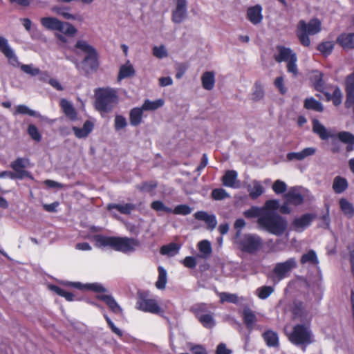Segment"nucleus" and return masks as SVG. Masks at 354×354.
I'll use <instances>...</instances> for the list:
<instances>
[{"instance_id":"nucleus-26","label":"nucleus","mask_w":354,"mask_h":354,"mask_svg":"<svg viewBox=\"0 0 354 354\" xmlns=\"http://www.w3.org/2000/svg\"><path fill=\"white\" fill-rule=\"evenodd\" d=\"M337 137L340 142L346 144V150L350 151L353 150L354 145V135L348 131H340L337 134Z\"/></svg>"},{"instance_id":"nucleus-46","label":"nucleus","mask_w":354,"mask_h":354,"mask_svg":"<svg viewBox=\"0 0 354 354\" xmlns=\"http://www.w3.org/2000/svg\"><path fill=\"white\" fill-rule=\"evenodd\" d=\"M324 75L322 73H319L313 77V83L314 88L319 92H323L325 89V82L324 80Z\"/></svg>"},{"instance_id":"nucleus-12","label":"nucleus","mask_w":354,"mask_h":354,"mask_svg":"<svg viewBox=\"0 0 354 354\" xmlns=\"http://www.w3.org/2000/svg\"><path fill=\"white\" fill-rule=\"evenodd\" d=\"M297 263L295 258H289L284 262L277 263L273 269V273L279 280H281L288 277L292 270L297 268Z\"/></svg>"},{"instance_id":"nucleus-51","label":"nucleus","mask_w":354,"mask_h":354,"mask_svg":"<svg viewBox=\"0 0 354 354\" xmlns=\"http://www.w3.org/2000/svg\"><path fill=\"white\" fill-rule=\"evenodd\" d=\"M192 209L189 205L181 204L176 206L175 208L172 209L171 213L178 215L186 216L192 212Z\"/></svg>"},{"instance_id":"nucleus-44","label":"nucleus","mask_w":354,"mask_h":354,"mask_svg":"<svg viewBox=\"0 0 354 354\" xmlns=\"http://www.w3.org/2000/svg\"><path fill=\"white\" fill-rule=\"evenodd\" d=\"M164 104V101L162 99H158L155 101H150L146 100L142 105L144 111H154L161 107Z\"/></svg>"},{"instance_id":"nucleus-64","label":"nucleus","mask_w":354,"mask_h":354,"mask_svg":"<svg viewBox=\"0 0 354 354\" xmlns=\"http://www.w3.org/2000/svg\"><path fill=\"white\" fill-rule=\"evenodd\" d=\"M104 317L111 328V331L117 335L119 337H122L123 335V333L120 329H119L118 327L115 326L113 322L111 320V319L109 317V316L106 314H104Z\"/></svg>"},{"instance_id":"nucleus-33","label":"nucleus","mask_w":354,"mask_h":354,"mask_svg":"<svg viewBox=\"0 0 354 354\" xmlns=\"http://www.w3.org/2000/svg\"><path fill=\"white\" fill-rule=\"evenodd\" d=\"M180 245L176 243H170L162 245L160 249V253L162 255L173 257L178 253Z\"/></svg>"},{"instance_id":"nucleus-1","label":"nucleus","mask_w":354,"mask_h":354,"mask_svg":"<svg viewBox=\"0 0 354 354\" xmlns=\"http://www.w3.org/2000/svg\"><path fill=\"white\" fill-rule=\"evenodd\" d=\"M93 239L96 247H110L115 251L123 253L131 252L135 250L136 247L140 245L139 241L134 238L106 236L96 234L94 235Z\"/></svg>"},{"instance_id":"nucleus-37","label":"nucleus","mask_w":354,"mask_h":354,"mask_svg":"<svg viewBox=\"0 0 354 354\" xmlns=\"http://www.w3.org/2000/svg\"><path fill=\"white\" fill-rule=\"evenodd\" d=\"M135 208V205L131 203H125L124 205L111 203L108 205L109 209H115L123 214H129Z\"/></svg>"},{"instance_id":"nucleus-23","label":"nucleus","mask_w":354,"mask_h":354,"mask_svg":"<svg viewBox=\"0 0 354 354\" xmlns=\"http://www.w3.org/2000/svg\"><path fill=\"white\" fill-rule=\"evenodd\" d=\"M336 43L344 50L354 49V32L341 33L337 37Z\"/></svg>"},{"instance_id":"nucleus-3","label":"nucleus","mask_w":354,"mask_h":354,"mask_svg":"<svg viewBox=\"0 0 354 354\" xmlns=\"http://www.w3.org/2000/svg\"><path fill=\"white\" fill-rule=\"evenodd\" d=\"M73 51L76 54L80 52L85 54L82 64L86 71H96L99 68V54L97 50L88 41L83 39L77 40L75 44Z\"/></svg>"},{"instance_id":"nucleus-2","label":"nucleus","mask_w":354,"mask_h":354,"mask_svg":"<svg viewBox=\"0 0 354 354\" xmlns=\"http://www.w3.org/2000/svg\"><path fill=\"white\" fill-rule=\"evenodd\" d=\"M94 93L95 106L98 111L109 113L118 103V92L114 88L110 87L97 88Z\"/></svg>"},{"instance_id":"nucleus-40","label":"nucleus","mask_w":354,"mask_h":354,"mask_svg":"<svg viewBox=\"0 0 354 354\" xmlns=\"http://www.w3.org/2000/svg\"><path fill=\"white\" fill-rule=\"evenodd\" d=\"M264 95L265 91L261 82L260 81H256L252 93V100L254 102H258L262 100Z\"/></svg>"},{"instance_id":"nucleus-55","label":"nucleus","mask_w":354,"mask_h":354,"mask_svg":"<svg viewBox=\"0 0 354 354\" xmlns=\"http://www.w3.org/2000/svg\"><path fill=\"white\" fill-rule=\"evenodd\" d=\"M263 193V187L259 183H254L252 189L250 192V196L252 199H257Z\"/></svg>"},{"instance_id":"nucleus-59","label":"nucleus","mask_w":354,"mask_h":354,"mask_svg":"<svg viewBox=\"0 0 354 354\" xmlns=\"http://www.w3.org/2000/svg\"><path fill=\"white\" fill-rule=\"evenodd\" d=\"M198 248L200 252L206 255L210 254L212 252L211 243L207 240H203L200 241L198 244Z\"/></svg>"},{"instance_id":"nucleus-6","label":"nucleus","mask_w":354,"mask_h":354,"mask_svg":"<svg viewBox=\"0 0 354 354\" xmlns=\"http://www.w3.org/2000/svg\"><path fill=\"white\" fill-rule=\"evenodd\" d=\"M276 48L278 53L274 55L275 61L278 63L286 62L287 71L296 77L298 75L297 54L290 48L281 45H277Z\"/></svg>"},{"instance_id":"nucleus-18","label":"nucleus","mask_w":354,"mask_h":354,"mask_svg":"<svg viewBox=\"0 0 354 354\" xmlns=\"http://www.w3.org/2000/svg\"><path fill=\"white\" fill-rule=\"evenodd\" d=\"M0 51L8 59L10 64L17 66L20 65L17 57L10 47L8 40L3 37H0Z\"/></svg>"},{"instance_id":"nucleus-21","label":"nucleus","mask_w":354,"mask_h":354,"mask_svg":"<svg viewBox=\"0 0 354 354\" xmlns=\"http://www.w3.org/2000/svg\"><path fill=\"white\" fill-rule=\"evenodd\" d=\"M96 298L100 301H104L109 310L114 314H121L122 313V308L116 302L115 299L111 295L98 294Z\"/></svg>"},{"instance_id":"nucleus-53","label":"nucleus","mask_w":354,"mask_h":354,"mask_svg":"<svg viewBox=\"0 0 354 354\" xmlns=\"http://www.w3.org/2000/svg\"><path fill=\"white\" fill-rule=\"evenodd\" d=\"M220 299L222 303L227 301L236 304L239 301V297L236 295L228 292H221L220 295Z\"/></svg>"},{"instance_id":"nucleus-50","label":"nucleus","mask_w":354,"mask_h":354,"mask_svg":"<svg viewBox=\"0 0 354 354\" xmlns=\"http://www.w3.org/2000/svg\"><path fill=\"white\" fill-rule=\"evenodd\" d=\"M342 97L343 95L342 91L337 86H335L334 87V91L332 93L331 97V102H333V104L335 106H339L342 102Z\"/></svg>"},{"instance_id":"nucleus-35","label":"nucleus","mask_w":354,"mask_h":354,"mask_svg":"<svg viewBox=\"0 0 354 354\" xmlns=\"http://www.w3.org/2000/svg\"><path fill=\"white\" fill-rule=\"evenodd\" d=\"M304 107L307 110H313L317 112H323L324 111L322 104L312 97L304 100Z\"/></svg>"},{"instance_id":"nucleus-28","label":"nucleus","mask_w":354,"mask_h":354,"mask_svg":"<svg viewBox=\"0 0 354 354\" xmlns=\"http://www.w3.org/2000/svg\"><path fill=\"white\" fill-rule=\"evenodd\" d=\"M243 320L248 330H252L254 323L257 321V317L254 312L250 308H245L243 312Z\"/></svg>"},{"instance_id":"nucleus-49","label":"nucleus","mask_w":354,"mask_h":354,"mask_svg":"<svg viewBox=\"0 0 354 354\" xmlns=\"http://www.w3.org/2000/svg\"><path fill=\"white\" fill-rule=\"evenodd\" d=\"M274 288L272 286H263L259 287L257 290V294L259 299H266L274 292Z\"/></svg>"},{"instance_id":"nucleus-62","label":"nucleus","mask_w":354,"mask_h":354,"mask_svg":"<svg viewBox=\"0 0 354 354\" xmlns=\"http://www.w3.org/2000/svg\"><path fill=\"white\" fill-rule=\"evenodd\" d=\"M272 189L277 194H280L286 191L287 185L283 181L277 180L272 185Z\"/></svg>"},{"instance_id":"nucleus-43","label":"nucleus","mask_w":354,"mask_h":354,"mask_svg":"<svg viewBox=\"0 0 354 354\" xmlns=\"http://www.w3.org/2000/svg\"><path fill=\"white\" fill-rule=\"evenodd\" d=\"M50 290L57 295L64 297L68 301H73L75 299V295L72 292H68L58 286L52 285Z\"/></svg>"},{"instance_id":"nucleus-29","label":"nucleus","mask_w":354,"mask_h":354,"mask_svg":"<svg viewBox=\"0 0 354 354\" xmlns=\"http://www.w3.org/2000/svg\"><path fill=\"white\" fill-rule=\"evenodd\" d=\"M313 130L322 140H327L330 137H333V136L328 133L326 128L317 119L313 121Z\"/></svg>"},{"instance_id":"nucleus-7","label":"nucleus","mask_w":354,"mask_h":354,"mask_svg":"<svg viewBox=\"0 0 354 354\" xmlns=\"http://www.w3.org/2000/svg\"><path fill=\"white\" fill-rule=\"evenodd\" d=\"M236 243L243 252L254 254L261 249L263 240L256 234H245L238 239Z\"/></svg>"},{"instance_id":"nucleus-11","label":"nucleus","mask_w":354,"mask_h":354,"mask_svg":"<svg viewBox=\"0 0 354 354\" xmlns=\"http://www.w3.org/2000/svg\"><path fill=\"white\" fill-rule=\"evenodd\" d=\"M136 306L138 309L146 313L156 315L163 313L157 301L155 299L148 298L147 294L145 292L138 295Z\"/></svg>"},{"instance_id":"nucleus-42","label":"nucleus","mask_w":354,"mask_h":354,"mask_svg":"<svg viewBox=\"0 0 354 354\" xmlns=\"http://www.w3.org/2000/svg\"><path fill=\"white\" fill-rule=\"evenodd\" d=\"M158 277L156 282V287L159 290H163L165 288L167 283V271L162 266L158 268Z\"/></svg>"},{"instance_id":"nucleus-25","label":"nucleus","mask_w":354,"mask_h":354,"mask_svg":"<svg viewBox=\"0 0 354 354\" xmlns=\"http://www.w3.org/2000/svg\"><path fill=\"white\" fill-rule=\"evenodd\" d=\"M202 86L204 89L211 91L215 84V75L213 71H206L201 76Z\"/></svg>"},{"instance_id":"nucleus-15","label":"nucleus","mask_w":354,"mask_h":354,"mask_svg":"<svg viewBox=\"0 0 354 354\" xmlns=\"http://www.w3.org/2000/svg\"><path fill=\"white\" fill-rule=\"evenodd\" d=\"M176 8L172 11L171 20L175 24H180L186 19L187 13V1L176 0Z\"/></svg>"},{"instance_id":"nucleus-10","label":"nucleus","mask_w":354,"mask_h":354,"mask_svg":"<svg viewBox=\"0 0 354 354\" xmlns=\"http://www.w3.org/2000/svg\"><path fill=\"white\" fill-rule=\"evenodd\" d=\"M192 311L199 322L207 328H212L215 326L214 313L211 312L205 304H200L192 308Z\"/></svg>"},{"instance_id":"nucleus-48","label":"nucleus","mask_w":354,"mask_h":354,"mask_svg":"<svg viewBox=\"0 0 354 354\" xmlns=\"http://www.w3.org/2000/svg\"><path fill=\"white\" fill-rule=\"evenodd\" d=\"M158 187V182L156 180L145 181L136 185L137 189L140 192H151Z\"/></svg>"},{"instance_id":"nucleus-61","label":"nucleus","mask_w":354,"mask_h":354,"mask_svg":"<svg viewBox=\"0 0 354 354\" xmlns=\"http://www.w3.org/2000/svg\"><path fill=\"white\" fill-rule=\"evenodd\" d=\"M54 10H55L59 15L63 17L66 19L75 20L77 19V16L69 13L66 8H55Z\"/></svg>"},{"instance_id":"nucleus-60","label":"nucleus","mask_w":354,"mask_h":354,"mask_svg":"<svg viewBox=\"0 0 354 354\" xmlns=\"http://www.w3.org/2000/svg\"><path fill=\"white\" fill-rule=\"evenodd\" d=\"M153 55L159 59L167 57L168 56L167 50L164 45L160 46H154L153 48Z\"/></svg>"},{"instance_id":"nucleus-27","label":"nucleus","mask_w":354,"mask_h":354,"mask_svg":"<svg viewBox=\"0 0 354 354\" xmlns=\"http://www.w3.org/2000/svg\"><path fill=\"white\" fill-rule=\"evenodd\" d=\"M143 109L141 107H135L129 112V121L132 126H138L142 120Z\"/></svg>"},{"instance_id":"nucleus-58","label":"nucleus","mask_w":354,"mask_h":354,"mask_svg":"<svg viewBox=\"0 0 354 354\" xmlns=\"http://www.w3.org/2000/svg\"><path fill=\"white\" fill-rule=\"evenodd\" d=\"M127 125L126 118L121 115H116L114 120V128L115 131H120Z\"/></svg>"},{"instance_id":"nucleus-4","label":"nucleus","mask_w":354,"mask_h":354,"mask_svg":"<svg viewBox=\"0 0 354 354\" xmlns=\"http://www.w3.org/2000/svg\"><path fill=\"white\" fill-rule=\"evenodd\" d=\"M257 223L262 230L276 236H281L288 227L287 221L279 214L266 213L257 218Z\"/></svg>"},{"instance_id":"nucleus-22","label":"nucleus","mask_w":354,"mask_h":354,"mask_svg":"<svg viewBox=\"0 0 354 354\" xmlns=\"http://www.w3.org/2000/svg\"><path fill=\"white\" fill-rule=\"evenodd\" d=\"M285 200L290 205L298 206L304 203V196L300 193L299 189L296 187H292L290 190L284 195Z\"/></svg>"},{"instance_id":"nucleus-5","label":"nucleus","mask_w":354,"mask_h":354,"mask_svg":"<svg viewBox=\"0 0 354 354\" xmlns=\"http://www.w3.org/2000/svg\"><path fill=\"white\" fill-rule=\"evenodd\" d=\"M322 30V23L317 18H313L306 23L304 20L298 22L296 35L301 44L305 47L310 45L309 35H314Z\"/></svg>"},{"instance_id":"nucleus-34","label":"nucleus","mask_w":354,"mask_h":354,"mask_svg":"<svg viewBox=\"0 0 354 354\" xmlns=\"http://www.w3.org/2000/svg\"><path fill=\"white\" fill-rule=\"evenodd\" d=\"M263 337L268 346L276 347L279 346V338L277 333L272 330H266L263 333Z\"/></svg>"},{"instance_id":"nucleus-31","label":"nucleus","mask_w":354,"mask_h":354,"mask_svg":"<svg viewBox=\"0 0 354 354\" xmlns=\"http://www.w3.org/2000/svg\"><path fill=\"white\" fill-rule=\"evenodd\" d=\"M300 263L302 265L309 263L313 266H317L319 261L316 252L313 250H310L306 253L302 254Z\"/></svg>"},{"instance_id":"nucleus-9","label":"nucleus","mask_w":354,"mask_h":354,"mask_svg":"<svg viewBox=\"0 0 354 354\" xmlns=\"http://www.w3.org/2000/svg\"><path fill=\"white\" fill-rule=\"evenodd\" d=\"M41 24L46 29L57 30L67 36H73L77 32V29L71 24L62 22L55 17H42Z\"/></svg>"},{"instance_id":"nucleus-36","label":"nucleus","mask_w":354,"mask_h":354,"mask_svg":"<svg viewBox=\"0 0 354 354\" xmlns=\"http://www.w3.org/2000/svg\"><path fill=\"white\" fill-rule=\"evenodd\" d=\"M339 205L340 209L345 216L348 218H352L354 215V207L351 203H350L346 198H341L339 201Z\"/></svg>"},{"instance_id":"nucleus-20","label":"nucleus","mask_w":354,"mask_h":354,"mask_svg":"<svg viewBox=\"0 0 354 354\" xmlns=\"http://www.w3.org/2000/svg\"><path fill=\"white\" fill-rule=\"evenodd\" d=\"M194 216L196 220L204 221L207 225V229L209 231H212L216 227L217 220L214 214H209L205 211H198Z\"/></svg>"},{"instance_id":"nucleus-47","label":"nucleus","mask_w":354,"mask_h":354,"mask_svg":"<svg viewBox=\"0 0 354 354\" xmlns=\"http://www.w3.org/2000/svg\"><path fill=\"white\" fill-rule=\"evenodd\" d=\"M243 215L247 218H258L263 215L261 207L252 206L250 209L243 212Z\"/></svg>"},{"instance_id":"nucleus-14","label":"nucleus","mask_w":354,"mask_h":354,"mask_svg":"<svg viewBox=\"0 0 354 354\" xmlns=\"http://www.w3.org/2000/svg\"><path fill=\"white\" fill-rule=\"evenodd\" d=\"M288 309L292 314V319H299L304 321L308 315V310L306 309L305 304L299 299H294L288 305Z\"/></svg>"},{"instance_id":"nucleus-54","label":"nucleus","mask_w":354,"mask_h":354,"mask_svg":"<svg viewBox=\"0 0 354 354\" xmlns=\"http://www.w3.org/2000/svg\"><path fill=\"white\" fill-rule=\"evenodd\" d=\"M212 198L216 201H221L227 198L229 194L223 188H216L212 191L211 194Z\"/></svg>"},{"instance_id":"nucleus-32","label":"nucleus","mask_w":354,"mask_h":354,"mask_svg":"<svg viewBox=\"0 0 354 354\" xmlns=\"http://www.w3.org/2000/svg\"><path fill=\"white\" fill-rule=\"evenodd\" d=\"M348 186V182L345 178L337 176L333 180V189L336 194L343 193Z\"/></svg>"},{"instance_id":"nucleus-52","label":"nucleus","mask_w":354,"mask_h":354,"mask_svg":"<svg viewBox=\"0 0 354 354\" xmlns=\"http://www.w3.org/2000/svg\"><path fill=\"white\" fill-rule=\"evenodd\" d=\"M151 207L157 212H164L168 214L171 213L172 209L165 205L160 201H154L151 203Z\"/></svg>"},{"instance_id":"nucleus-19","label":"nucleus","mask_w":354,"mask_h":354,"mask_svg":"<svg viewBox=\"0 0 354 354\" xmlns=\"http://www.w3.org/2000/svg\"><path fill=\"white\" fill-rule=\"evenodd\" d=\"M67 286L81 290H90L97 293H104L106 292V289L99 283L83 284L80 282H68Z\"/></svg>"},{"instance_id":"nucleus-39","label":"nucleus","mask_w":354,"mask_h":354,"mask_svg":"<svg viewBox=\"0 0 354 354\" xmlns=\"http://www.w3.org/2000/svg\"><path fill=\"white\" fill-rule=\"evenodd\" d=\"M279 207V203L277 200L272 199L266 201L264 205L261 207L263 215L266 213L278 214L276 211Z\"/></svg>"},{"instance_id":"nucleus-13","label":"nucleus","mask_w":354,"mask_h":354,"mask_svg":"<svg viewBox=\"0 0 354 354\" xmlns=\"http://www.w3.org/2000/svg\"><path fill=\"white\" fill-rule=\"evenodd\" d=\"M29 164V160L25 158H17L10 163V167L13 169V179H23L24 177H30V173L25 170Z\"/></svg>"},{"instance_id":"nucleus-63","label":"nucleus","mask_w":354,"mask_h":354,"mask_svg":"<svg viewBox=\"0 0 354 354\" xmlns=\"http://www.w3.org/2000/svg\"><path fill=\"white\" fill-rule=\"evenodd\" d=\"M20 68L23 72L32 76H36L40 72L39 68H34L32 64H21Z\"/></svg>"},{"instance_id":"nucleus-38","label":"nucleus","mask_w":354,"mask_h":354,"mask_svg":"<svg viewBox=\"0 0 354 354\" xmlns=\"http://www.w3.org/2000/svg\"><path fill=\"white\" fill-rule=\"evenodd\" d=\"M135 73V70L131 64L122 65L119 70L118 80H121L124 78L133 77Z\"/></svg>"},{"instance_id":"nucleus-24","label":"nucleus","mask_w":354,"mask_h":354,"mask_svg":"<svg viewBox=\"0 0 354 354\" xmlns=\"http://www.w3.org/2000/svg\"><path fill=\"white\" fill-rule=\"evenodd\" d=\"M93 123L90 120H86L84 123L82 128L73 127V131L74 132L75 136L77 138H86L88 136V134L93 131Z\"/></svg>"},{"instance_id":"nucleus-16","label":"nucleus","mask_w":354,"mask_h":354,"mask_svg":"<svg viewBox=\"0 0 354 354\" xmlns=\"http://www.w3.org/2000/svg\"><path fill=\"white\" fill-rule=\"evenodd\" d=\"M317 218V215L313 213H306L300 217L295 218L292 223V227L296 231H303L305 228L310 225L312 221Z\"/></svg>"},{"instance_id":"nucleus-41","label":"nucleus","mask_w":354,"mask_h":354,"mask_svg":"<svg viewBox=\"0 0 354 354\" xmlns=\"http://www.w3.org/2000/svg\"><path fill=\"white\" fill-rule=\"evenodd\" d=\"M236 178L237 172L236 171H227L222 178L223 184L226 187H232L234 185Z\"/></svg>"},{"instance_id":"nucleus-8","label":"nucleus","mask_w":354,"mask_h":354,"mask_svg":"<svg viewBox=\"0 0 354 354\" xmlns=\"http://www.w3.org/2000/svg\"><path fill=\"white\" fill-rule=\"evenodd\" d=\"M288 337L289 341L295 345H304V351L306 345L313 342L310 330L308 327L301 324L294 326L292 331L288 334Z\"/></svg>"},{"instance_id":"nucleus-45","label":"nucleus","mask_w":354,"mask_h":354,"mask_svg":"<svg viewBox=\"0 0 354 354\" xmlns=\"http://www.w3.org/2000/svg\"><path fill=\"white\" fill-rule=\"evenodd\" d=\"M334 48V43L331 41H323L318 44L317 49L324 55L328 56L331 54Z\"/></svg>"},{"instance_id":"nucleus-17","label":"nucleus","mask_w":354,"mask_h":354,"mask_svg":"<svg viewBox=\"0 0 354 354\" xmlns=\"http://www.w3.org/2000/svg\"><path fill=\"white\" fill-rule=\"evenodd\" d=\"M262 11L263 8L260 4L250 6L247 9L246 18L253 25H258L263 19Z\"/></svg>"},{"instance_id":"nucleus-30","label":"nucleus","mask_w":354,"mask_h":354,"mask_svg":"<svg viewBox=\"0 0 354 354\" xmlns=\"http://www.w3.org/2000/svg\"><path fill=\"white\" fill-rule=\"evenodd\" d=\"M60 106L64 114L71 120H75L77 118V113L73 106L66 99H62L60 101Z\"/></svg>"},{"instance_id":"nucleus-56","label":"nucleus","mask_w":354,"mask_h":354,"mask_svg":"<svg viewBox=\"0 0 354 354\" xmlns=\"http://www.w3.org/2000/svg\"><path fill=\"white\" fill-rule=\"evenodd\" d=\"M28 133L30 136V138L37 141L39 142L41 140V135L39 133L37 127L35 124H29L28 127Z\"/></svg>"},{"instance_id":"nucleus-57","label":"nucleus","mask_w":354,"mask_h":354,"mask_svg":"<svg viewBox=\"0 0 354 354\" xmlns=\"http://www.w3.org/2000/svg\"><path fill=\"white\" fill-rule=\"evenodd\" d=\"M15 114L28 115L34 117L37 115L36 111L30 109L28 106L24 104L18 105L16 107Z\"/></svg>"}]
</instances>
